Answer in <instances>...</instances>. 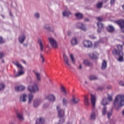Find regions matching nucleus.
<instances>
[{
	"label": "nucleus",
	"instance_id": "nucleus-1",
	"mask_svg": "<svg viewBox=\"0 0 124 124\" xmlns=\"http://www.w3.org/2000/svg\"><path fill=\"white\" fill-rule=\"evenodd\" d=\"M113 106L116 107H123L124 106V95L122 94L117 95L113 102Z\"/></svg>",
	"mask_w": 124,
	"mask_h": 124
},
{
	"label": "nucleus",
	"instance_id": "nucleus-2",
	"mask_svg": "<svg viewBox=\"0 0 124 124\" xmlns=\"http://www.w3.org/2000/svg\"><path fill=\"white\" fill-rule=\"evenodd\" d=\"M28 89L29 92L33 93H38V92H39V88L38 87V85L36 84L29 86Z\"/></svg>",
	"mask_w": 124,
	"mask_h": 124
},
{
	"label": "nucleus",
	"instance_id": "nucleus-3",
	"mask_svg": "<svg viewBox=\"0 0 124 124\" xmlns=\"http://www.w3.org/2000/svg\"><path fill=\"white\" fill-rule=\"evenodd\" d=\"M56 109L57 110L58 118H60V119H63L62 118L64 117L65 115L64 109H62L60 105H58L57 106Z\"/></svg>",
	"mask_w": 124,
	"mask_h": 124
},
{
	"label": "nucleus",
	"instance_id": "nucleus-4",
	"mask_svg": "<svg viewBox=\"0 0 124 124\" xmlns=\"http://www.w3.org/2000/svg\"><path fill=\"white\" fill-rule=\"evenodd\" d=\"M113 54H115V55H119V58L118 59V61H119L120 62H124V52L123 51H117V49H114L112 51Z\"/></svg>",
	"mask_w": 124,
	"mask_h": 124
},
{
	"label": "nucleus",
	"instance_id": "nucleus-5",
	"mask_svg": "<svg viewBox=\"0 0 124 124\" xmlns=\"http://www.w3.org/2000/svg\"><path fill=\"white\" fill-rule=\"evenodd\" d=\"M48 39L52 47L53 48H58V42H57V41L56 39H55V38L52 37H48Z\"/></svg>",
	"mask_w": 124,
	"mask_h": 124
},
{
	"label": "nucleus",
	"instance_id": "nucleus-6",
	"mask_svg": "<svg viewBox=\"0 0 124 124\" xmlns=\"http://www.w3.org/2000/svg\"><path fill=\"white\" fill-rule=\"evenodd\" d=\"M83 44L85 48H92L93 47V42L90 40H84Z\"/></svg>",
	"mask_w": 124,
	"mask_h": 124
},
{
	"label": "nucleus",
	"instance_id": "nucleus-7",
	"mask_svg": "<svg viewBox=\"0 0 124 124\" xmlns=\"http://www.w3.org/2000/svg\"><path fill=\"white\" fill-rule=\"evenodd\" d=\"M77 27L81 30V31H86L87 30H88L86 25L81 22L77 23Z\"/></svg>",
	"mask_w": 124,
	"mask_h": 124
},
{
	"label": "nucleus",
	"instance_id": "nucleus-8",
	"mask_svg": "<svg viewBox=\"0 0 124 124\" xmlns=\"http://www.w3.org/2000/svg\"><path fill=\"white\" fill-rule=\"evenodd\" d=\"M28 98V95L26 93H23L20 95L19 101L25 103L27 102V98Z\"/></svg>",
	"mask_w": 124,
	"mask_h": 124
},
{
	"label": "nucleus",
	"instance_id": "nucleus-9",
	"mask_svg": "<svg viewBox=\"0 0 124 124\" xmlns=\"http://www.w3.org/2000/svg\"><path fill=\"white\" fill-rule=\"evenodd\" d=\"M15 90L16 92H23L26 90V86L23 85H18L15 87Z\"/></svg>",
	"mask_w": 124,
	"mask_h": 124
},
{
	"label": "nucleus",
	"instance_id": "nucleus-10",
	"mask_svg": "<svg viewBox=\"0 0 124 124\" xmlns=\"http://www.w3.org/2000/svg\"><path fill=\"white\" fill-rule=\"evenodd\" d=\"M91 103L93 108H94L95 107V104L96 103V99L94 95H91Z\"/></svg>",
	"mask_w": 124,
	"mask_h": 124
},
{
	"label": "nucleus",
	"instance_id": "nucleus-11",
	"mask_svg": "<svg viewBox=\"0 0 124 124\" xmlns=\"http://www.w3.org/2000/svg\"><path fill=\"white\" fill-rule=\"evenodd\" d=\"M41 103V100L40 99H35L34 100L33 102V107L35 108H36L40 105V104Z\"/></svg>",
	"mask_w": 124,
	"mask_h": 124
},
{
	"label": "nucleus",
	"instance_id": "nucleus-12",
	"mask_svg": "<svg viewBox=\"0 0 124 124\" xmlns=\"http://www.w3.org/2000/svg\"><path fill=\"white\" fill-rule=\"evenodd\" d=\"M37 82H41V74L35 71H33Z\"/></svg>",
	"mask_w": 124,
	"mask_h": 124
},
{
	"label": "nucleus",
	"instance_id": "nucleus-13",
	"mask_svg": "<svg viewBox=\"0 0 124 124\" xmlns=\"http://www.w3.org/2000/svg\"><path fill=\"white\" fill-rule=\"evenodd\" d=\"M26 35L22 34H21L18 37V41L21 44H23L24 42H25V40H26Z\"/></svg>",
	"mask_w": 124,
	"mask_h": 124
},
{
	"label": "nucleus",
	"instance_id": "nucleus-14",
	"mask_svg": "<svg viewBox=\"0 0 124 124\" xmlns=\"http://www.w3.org/2000/svg\"><path fill=\"white\" fill-rule=\"evenodd\" d=\"M63 60L65 62V63L68 66H70V64L69 63V60L68 59V57L65 54H63Z\"/></svg>",
	"mask_w": 124,
	"mask_h": 124
},
{
	"label": "nucleus",
	"instance_id": "nucleus-15",
	"mask_svg": "<svg viewBox=\"0 0 124 124\" xmlns=\"http://www.w3.org/2000/svg\"><path fill=\"white\" fill-rule=\"evenodd\" d=\"M12 63L16 65V66H17V67H18V68H20V69L21 70L24 68V67H23L22 65L20 63H19L17 61H13L12 62Z\"/></svg>",
	"mask_w": 124,
	"mask_h": 124
},
{
	"label": "nucleus",
	"instance_id": "nucleus-16",
	"mask_svg": "<svg viewBox=\"0 0 124 124\" xmlns=\"http://www.w3.org/2000/svg\"><path fill=\"white\" fill-rule=\"evenodd\" d=\"M97 25L98 27L97 31L99 33L101 32L102 29H103V24H102L101 21H99L97 22Z\"/></svg>",
	"mask_w": 124,
	"mask_h": 124
},
{
	"label": "nucleus",
	"instance_id": "nucleus-17",
	"mask_svg": "<svg viewBox=\"0 0 124 124\" xmlns=\"http://www.w3.org/2000/svg\"><path fill=\"white\" fill-rule=\"evenodd\" d=\"M84 104L86 106H89L90 105V101L89 100V96L84 95Z\"/></svg>",
	"mask_w": 124,
	"mask_h": 124
},
{
	"label": "nucleus",
	"instance_id": "nucleus-18",
	"mask_svg": "<svg viewBox=\"0 0 124 124\" xmlns=\"http://www.w3.org/2000/svg\"><path fill=\"white\" fill-rule=\"evenodd\" d=\"M33 99V94L32 93H30L28 95V104H31L32 102V100Z\"/></svg>",
	"mask_w": 124,
	"mask_h": 124
},
{
	"label": "nucleus",
	"instance_id": "nucleus-19",
	"mask_svg": "<svg viewBox=\"0 0 124 124\" xmlns=\"http://www.w3.org/2000/svg\"><path fill=\"white\" fill-rule=\"evenodd\" d=\"M80 101L79 99L75 97H73V98L71 100V103L72 104H77Z\"/></svg>",
	"mask_w": 124,
	"mask_h": 124
},
{
	"label": "nucleus",
	"instance_id": "nucleus-20",
	"mask_svg": "<svg viewBox=\"0 0 124 124\" xmlns=\"http://www.w3.org/2000/svg\"><path fill=\"white\" fill-rule=\"evenodd\" d=\"M38 43L40 46V49L41 51L43 52V50L44 49V45L42 43V40H41L40 39H38Z\"/></svg>",
	"mask_w": 124,
	"mask_h": 124
},
{
	"label": "nucleus",
	"instance_id": "nucleus-21",
	"mask_svg": "<svg viewBox=\"0 0 124 124\" xmlns=\"http://www.w3.org/2000/svg\"><path fill=\"white\" fill-rule=\"evenodd\" d=\"M101 104L104 107H106V105H108V102H107V98H103L101 102Z\"/></svg>",
	"mask_w": 124,
	"mask_h": 124
},
{
	"label": "nucleus",
	"instance_id": "nucleus-22",
	"mask_svg": "<svg viewBox=\"0 0 124 124\" xmlns=\"http://www.w3.org/2000/svg\"><path fill=\"white\" fill-rule=\"evenodd\" d=\"M44 122H45V119L42 117H41L37 120L36 124H42L44 123Z\"/></svg>",
	"mask_w": 124,
	"mask_h": 124
},
{
	"label": "nucleus",
	"instance_id": "nucleus-23",
	"mask_svg": "<svg viewBox=\"0 0 124 124\" xmlns=\"http://www.w3.org/2000/svg\"><path fill=\"white\" fill-rule=\"evenodd\" d=\"M107 68V62L105 60L103 61V62L102 63V66L101 69L103 70H104L105 69H106Z\"/></svg>",
	"mask_w": 124,
	"mask_h": 124
},
{
	"label": "nucleus",
	"instance_id": "nucleus-24",
	"mask_svg": "<svg viewBox=\"0 0 124 124\" xmlns=\"http://www.w3.org/2000/svg\"><path fill=\"white\" fill-rule=\"evenodd\" d=\"M47 99L49 100L50 101H55L56 97L55 95L53 94H50L47 97Z\"/></svg>",
	"mask_w": 124,
	"mask_h": 124
},
{
	"label": "nucleus",
	"instance_id": "nucleus-25",
	"mask_svg": "<svg viewBox=\"0 0 124 124\" xmlns=\"http://www.w3.org/2000/svg\"><path fill=\"white\" fill-rule=\"evenodd\" d=\"M62 106L64 107H67V105L68 104V101H67V99L63 98L62 100Z\"/></svg>",
	"mask_w": 124,
	"mask_h": 124
},
{
	"label": "nucleus",
	"instance_id": "nucleus-26",
	"mask_svg": "<svg viewBox=\"0 0 124 124\" xmlns=\"http://www.w3.org/2000/svg\"><path fill=\"white\" fill-rule=\"evenodd\" d=\"M71 44L73 45V46H75V45H77L78 44V41H77V39L76 38L72 39Z\"/></svg>",
	"mask_w": 124,
	"mask_h": 124
},
{
	"label": "nucleus",
	"instance_id": "nucleus-27",
	"mask_svg": "<svg viewBox=\"0 0 124 124\" xmlns=\"http://www.w3.org/2000/svg\"><path fill=\"white\" fill-rule=\"evenodd\" d=\"M88 79L90 80V81H93L94 80H97L98 78L96 76L91 75L88 77Z\"/></svg>",
	"mask_w": 124,
	"mask_h": 124
},
{
	"label": "nucleus",
	"instance_id": "nucleus-28",
	"mask_svg": "<svg viewBox=\"0 0 124 124\" xmlns=\"http://www.w3.org/2000/svg\"><path fill=\"white\" fill-rule=\"evenodd\" d=\"M83 63L86 66H92L93 65L92 62L87 60H84Z\"/></svg>",
	"mask_w": 124,
	"mask_h": 124
},
{
	"label": "nucleus",
	"instance_id": "nucleus-29",
	"mask_svg": "<svg viewBox=\"0 0 124 124\" xmlns=\"http://www.w3.org/2000/svg\"><path fill=\"white\" fill-rule=\"evenodd\" d=\"M44 29H45V30H46L48 31H52V32L53 31H54V30H51V28H50V26L48 24H45L44 25Z\"/></svg>",
	"mask_w": 124,
	"mask_h": 124
},
{
	"label": "nucleus",
	"instance_id": "nucleus-30",
	"mask_svg": "<svg viewBox=\"0 0 124 124\" xmlns=\"http://www.w3.org/2000/svg\"><path fill=\"white\" fill-rule=\"evenodd\" d=\"M107 30L109 32H113V31H115L114 27L111 25H109V26H108L107 27Z\"/></svg>",
	"mask_w": 124,
	"mask_h": 124
},
{
	"label": "nucleus",
	"instance_id": "nucleus-31",
	"mask_svg": "<svg viewBox=\"0 0 124 124\" xmlns=\"http://www.w3.org/2000/svg\"><path fill=\"white\" fill-rule=\"evenodd\" d=\"M89 57H90V58H91V59H93V60H96V59H97L96 54H95V53H91L89 55Z\"/></svg>",
	"mask_w": 124,
	"mask_h": 124
},
{
	"label": "nucleus",
	"instance_id": "nucleus-32",
	"mask_svg": "<svg viewBox=\"0 0 124 124\" xmlns=\"http://www.w3.org/2000/svg\"><path fill=\"white\" fill-rule=\"evenodd\" d=\"M70 15H71V13L69 11H65L64 12H63V16H69Z\"/></svg>",
	"mask_w": 124,
	"mask_h": 124
},
{
	"label": "nucleus",
	"instance_id": "nucleus-33",
	"mask_svg": "<svg viewBox=\"0 0 124 124\" xmlns=\"http://www.w3.org/2000/svg\"><path fill=\"white\" fill-rule=\"evenodd\" d=\"M102 115L103 116H105L107 114V107H104V108L102 109Z\"/></svg>",
	"mask_w": 124,
	"mask_h": 124
},
{
	"label": "nucleus",
	"instance_id": "nucleus-34",
	"mask_svg": "<svg viewBox=\"0 0 124 124\" xmlns=\"http://www.w3.org/2000/svg\"><path fill=\"white\" fill-rule=\"evenodd\" d=\"M17 117L20 121H23L24 120V117H23V115H22V113H17Z\"/></svg>",
	"mask_w": 124,
	"mask_h": 124
},
{
	"label": "nucleus",
	"instance_id": "nucleus-35",
	"mask_svg": "<svg viewBox=\"0 0 124 124\" xmlns=\"http://www.w3.org/2000/svg\"><path fill=\"white\" fill-rule=\"evenodd\" d=\"M61 90L62 92V93H64V94H67V92H66V90H65V88L62 85L61 87Z\"/></svg>",
	"mask_w": 124,
	"mask_h": 124
},
{
	"label": "nucleus",
	"instance_id": "nucleus-36",
	"mask_svg": "<svg viewBox=\"0 0 124 124\" xmlns=\"http://www.w3.org/2000/svg\"><path fill=\"white\" fill-rule=\"evenodd\" d=\"M75 16L78 19H82L83 18V15L80 13L76 14Z\"/></svg>",
	"mask_w": 124,
	"mask_h": 124
},
{
	"label": "nucleus",
	"instance_id": "nucleus-37",
	"mask_svg": "<svg viewBox=\"0 0 124 124\" xmlns=\"http://www.w3.org/2000/svg\"><path fill=\"white\" fill-rule=\"evenodd\" d=\"M24 73H25V72L23 71L20 70L18 74L15 75V77H19V76L23 75Z\"/></svg>",
	"mask_w": 124,
	"mask_h": 124
},
{
	"label": "nucleus",
	"instance_id": "nucleus-38",
	"mask_svg": "<svg viewBox=\"0 0 124 124\" xmlns=\"http://www.w3.org/2000/svg\"><path fill=\"white\" fill-rule=\"evenodd\" d=\"M112 114H113V109H110L108 112L107 115L108 119H110V117L112 116Z\"/></svg>",
	"mask_w": 124,
	"mask_h": 124
},
{
	"label": "nucleus",
	"instance_id": "nucleus-39",
	"mask_svg": "<svg viewBox=\"0 0 124 124\" xmlns=\"http://www.w3.org/2000/svg\"><path fill=\"white\" fill-rule=\"evenodd\" d=\"M70 59L72 62L73 63H75V58H74V56L73 54L70 55Z\"/></svg>",
	"mask_w": 124,
	"mask_h": 124
},
{
	"label": "nucleus",
	"instance_id": "nucleus-40",
	"mask_svg": "<svg viewBox=\"0 0 124 124\" xmlns=\"http://www.w3.org/2000/svg\"><path fill=\"white\" fill-rule=\"evenodd\" d=\"M5 88V85L3 83H0V91H3Z\"/></svg>",
	"mask_w": 124,
	"mask_h": 124
},
{
	"label": "nucleus",
	"instance_id": "nucleus-41",
	"mask_svg": "<svg viewBox=\"0 0 124 124\" xmlns=\"http://www.w3.org/2000/svg\"><path fill=\"white\" fill-rule=\"evenodd\" d=\"M34 16L36 19H39L40 18V14L39 13L37 12L35 13Z\"/></svg>",
	"mask_w": 124,
	"mask_h": 124
},
{
	"label": "nucleus",
	"instance_id": "nucleus-42",
	"mask_svg": "<svg viewBox=\"0 0 124 124\" xmlns=\"http://www.w3.org/2000/svg\"><path fill=\"white\" fill-rule=\"evenodd\" d=\"M91 120H95V113L94 112H93L90 116Z\"/></svg>",
	"mask_w": 124,
	"mask_h": 124
},
{
	"label": "nucleus",
	"instance_id": "nucleus-43",
	"mask_svg": "<svg viewBox=\"0 0 124 124\" xmlns=\"http://www.w3.org/2000/svg\"><path fill=\"white\" fill-rule=\"evenodd\" d=\"M102 5H103V4L102 3V2H99L98 3H97L96 4V7L97 8H101L102 7Z\"/></svg>",
	"mask_w": 124,
	"mask_h": 124
},
{
	"label": "nucleus",
	"instance_id": "nucleus-44",
	"mask_svg": "<svg viewBox=\"0 0 124 124\" xmlns=\"http://www.w3.org/2000/svg\"><path fill=\"white\" fill-rule=\"evenodd\" d=\"M108 99L109 101H112L113 100V95L108 94Z\"/></svg>",
	"mask_w": 124,
	"mask_h": 124
},
{
	"label": "nucleus",
	"instance_id": "nucleus-45",
	"mask_svg": "<svg viewBox=\"0 0 124 124\" xmlns=\"http://www.w3.org/2000/svg\"><path fill=\"white\" fill-rule=\"evenodd\" d=\"M117 48L119 49V50H117V51L120 52L121 51L120 50L123 49V46L118 45H117Z\"/></svg>",
	"mask_w": 124,
	"mask_h": 124
},
{
	"label": "nucleus",
	"instance_id": "nucleus-46",
	"mask_svg": "<svg viewBox=\"0 0 124 124\" xmlns=\"http://www.w3.org/2000/svg\"><path fill=\"white\" fill-rule=\"evenodd\" d=\"M5 56L3 52L0 51V59H2Z\"/></svg>",
	"mask_w": 124,
	"mask_h": 124
},
{
	"label": "nucleus",
	"instance_id": "nucleus-47",
	"mask_svg": "<svg viewBox=\"0 0 124 124\" xmlns=\"http://www.w3.org/2000/svg\"><path fill=\"white\" fill-rule=\"evenodd\" d=\"M89 37L91 39H96V37H95V36L93 35V34L90 35Z\"/></svg>",
	"mask_w": 124,
	"mask_h": 124
},
{
	"label": "nucleus",
	"instance_id": "nucleus-48",
	"mask_svg": "<svg viewBox=\"0 0 124 124\" xmlns=\"http://www.w3.org/2000/svg\"><path fill=\"white\" fill-rule=\"evenodd\" d=\"M4 43V40L2 38V37L0 36V44H3Z\"/></svg>",
	"mask_w": 124,
	"mask_h": 124
},
{
	"label": "nucleus",
	"instance_id": "nucleus-49",
	"mask_svg": "<svg viewBox=\"0 0 124 124\" xmlns=\"http://www.w3.org/2000/svg\"><path fill=\"white\" fill-rule=\"evenodd\" d=\"M119 84L122 87H124V82L123 80L119 81Z\"/></svg>",
	"mask_w": 124,
	"mask_h": 124
},
{
	"label": "nucleus",
	"instance_id": "nucleus-50",
	"mask_svg": "<svg viewBox=\"0 0 124 124\" xmlns=\"http://www.w3.org/2000/svg\"><path fill=\"white\" fill-rule=\"evenodd\" d=\"M96 19L98 21H99L98 22H100V21H102L103 20L101 17H98L96 18Z\"/></svg>",
	"mask_w": 124,
	"mask_h": 124
},
{
	"label": "nucleus",
	"instance_id": "nucleus-51",
	"mask_svg": "<svg viewBox=\"0 0 124 124\" xmlns=\"http://www.w3.org/2000/svg\"><path fill=\"white\" fill-rule=\"evenodd\" d=\"M40 57H41V58L42 59V62H45L44 57H43V55L42 54H40Z\"/></svg>",
	"mask_w": 124,
	"mask_h": 124
},
{
	"label": "nucleus",
	"instance_id": "nucleus-52",
	"mask_svg": "<svg viewBox=\"0 0 124 124\" xmlns=\"http://www.w3.org/2000/svg\"><path fill=\"white\" fill-rule=\"evenodd\" d=\"M104 88L102 86H99L97 90H103Z\"/></svg>",
	"mask_w": 124,
	"mask_h": 124
},
{
	"label": "nucleus",
	"instance_id": "nucleus-53",
	"mask_svg": "<svg viewBox=\"0 0 124 124\" xmlns=\"http://www.w3.org/2000/svg\"><path fill=\"white\" fill-rule=\"evenodd\" d=\"M115 0H110V4H114V2H115Z\"/></svg>",
	"mask_w": 124,
	"mask_h": 124
},
{
	"label": "nucleus",
	"instance_id": "nucleus-54",
	"mask_svg": "<svg viewBox=\"0 0 124 124\" xmlns=\"http://www.w3.org/2000/svg\"><path fill=\"white\" fill-rule=\"evenodd\" d=\"M71 34H72V32L70 31L68 32V35H69V36H70V35H71Z\"/></svg>",
	"mask_w": 124,
	"mask_h": 124
},
{
	"label": "nucleus",
	"instance_id": "nucleus-55",
	"mask_svg": "<svg viewBox=\"0 0 124 124\" xmlns=\"http://www.w3.org/2000/svg\"><path fill=\"white\" fill-rule=\"evenodd\" d=\"M112 86L111 85H108L107 86V89H108V90H110V89H111Z\"/></svg>",
	"mask_w": 124,
	"mask_h": 124
},
{
	"label": "nucleus",
	"instance_id": "nucleus-56",
	"mask_svg": "<svg viewBox=\"0 0 124 124\" xmlns=\"http://www.w3.org/2000/svg\"><path fill=\"white\" fill-rule=\"evenodd\" d=\"M84 21H85V22H89V21H90V19H89V18H85V19H84Z\"/></svg>",
	"mask_w": 124,
	"mask_h": 124
},
{
	"label": "nucleus",
	"instance_id": "nucleus-57",
	"mask_svg": "<svg viewBox=\"0 0 124 124\" xmlns=\"http://www.w3.org/2000/svg\"><path fill=\"white\" fill-rule=\"evenodd\" d=\"M23 46H24V47H28V44H24Z\"/></svg>",
	"mask_w": 124,
	"mask_h": 124
},
{
	"label": "nucleus",
	"instance_id": "nucleus-58",
	"mask_svg": "<svg viewBox=\"0 0 124 124\" xmlns=\"http://www.w3.org/2000/svg\"><path fill=\"white\" fill-rule=\"evenodd\" d=\"M79 69H82V64H79Z\"/></svg>",
	"mask_w": 124,
	"mask_h": 124
},
{
	"label": "nucleus",
	"instance_id": "nucleus-59",
	"mask_svg": "<svg viewBox=\"0 0 124 124\" xmlns=\"http://www.w3.org/2000/svg\"><path fill=\"white\" fill-rule=\"evenodd\" d=\"M99 43V42L95 43V44H94V46H96V45H97V44H98Z\"/></svg>",
	"mask_w": 124,
	"mask_h": 124
},
{
	"label": "nucleus",
	"instance_id": "nucleus-60",
	"mask_svg": "<svg viewBox=\"0 0 124 124\" xmlns=\"http://www.w3.org/2000/svg\"><path fill=\"white\" fill-rule=\"evenodd\" d=\"M122 115L124 116V110L122 111Z\"/></svg>",
	"mask_w": 124,
	"mask_h": 124
},
{
	"label": "nucleus",
	"instance_id": "nucleus-61",
	"mask_svg": "<svg viewBox=\"0 0 124 124\" xmlns=\"http://www.w3.org/2000/svg\"><path fill=\"white\" fill-rule=\"evenodd\" d=\"M122 7L123 9H124V5H122Z\"/></svg>",
	"mask_w": 124,
	"mask_h": 124
},
{
	"label": "nucleus",
	"instance_id": "nucleus-62",
	"mask_svg": "<svg viewBox=\"0 0 124 124\" xmlns=\"http://www.w3.org/2000/svg\"><path fill=\"white\" fill-rule=\"evenodd\" d=\"M1 16H2V18H5L4 16H3V15H1Z\"/></svg>",
	"mask_w": 124,
	"mask_h": 124
},
{
	"label": "nucleus",
	"instance_id": "nucleus-63",
	"mask_svg": "<svg viewBox=\"0 0 124 124\" xmlns=\"http://www.w3.org/2000/svg\"><path fill=\"white\" fill-rule=\"evenodd\" d=\"M85 84H88V81H85Z\"/></svg>",
	"mask_w": 124,
	"mask_h": 124
},
{
	"label": "nucleus",
	"instance_id": "nucleus-64",
	"mask_svg": "<svg viewBox=\"0 0 124 124\" xmlns=\"http://www.w3.org/2000/svg\"><path fill=\"white\" fill-rule=\"evenodd\" d=\"M2 62H4V60H2Z\"/></svg>",
	"mask_w": 124,
	"mask_h": 124
}]
</instances>
